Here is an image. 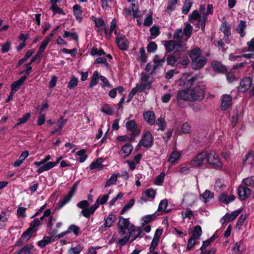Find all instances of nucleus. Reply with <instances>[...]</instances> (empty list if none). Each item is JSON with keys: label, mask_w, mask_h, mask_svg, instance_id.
Masks as SVG:
<instances>
[{"label": "nucleus", "mask_w": 254, "mask_h": 254, "mask_svg": "<svg viewBox=\"0 0 254 254\" xmlns=\"http://www.w3.org/2000/svg\"><path fill=\"white\" fill-rule=\"evenodd\" d=\"M62 159V156H60L57 158L56 162H49L47 163L45 165L41 166L37 170L38 174H41L44 171H47L54 168L57 164H58Z\"/></svg>", "instance_id": "15"}, {"label": "nucleus", "mask_w": 254, "mask_h": 254, "mask_svg": "<svg viewBox=\"0 0 254 254\" xmlns=\"http://www.w3.org/2000/svg\"><path fill=\"white\" fill-rule=\"evenodd\" d=\"M139 143L147 148H150L152 146L153 137L150 131H147L143 133Z\"/></svg>", "instance_id": "10"}, {"label": "nucleus", "mask_w": 254, "mask_h": 254, "mask_svg": "<svg viewBox=\"0 0 254 254\" xmlns=\"http://www.w3.org/2000/svg\"><path fill=\"white\" fill-rule=\"evenodd\" d=\"M238 193L241 199H245L250 196L251 191L250 189L240 186L238 189Z\"/></svg>", "instance_id": "20"}, {"label": "nucleus", "mask_w": 254, "mask_h": 254, "mask_svg": "<svg viewBox=\"0 0 254 254\" xmlns=\"http://www.w3.org/2000/svg\"><path fill=\"white\" fill-rule=\"evenodd\" d=\"M197 78V76H192L189 73H185L180 79L179 84L186 88H188L193 84Z\"/></svg>", "instance_id": "6"}, {"label": "nucleus", "mask_w": 254, "mask_h": 254, "mask_svg": "<svg viewBox=\"0 0 254 254\" xmlns=\"http://www.w3.org/2000/svg\"><path fill=\"white\" fill-rule=\"evenodd\" d=\"M181 214L183 219L186 218L191 219L193 216L192 211L190 209L182 211Z\"/></svg>", "instance_id": "59"}, {"label": "nucleus", "mask_w": 254, "mask_h": 254, "mask_svg": "<svg viewBox=\"0 0 254 254\" xmlns=\"http://www.w3.org/2000/svg\"><path fill=\"white\" fill-rule=\"evenodd\" d=\"M235 196L233 194H228L226 192L221 193L219 196V200L222 203L227 204L233 202L235 199Z\"/></svg>", "instance_id": "16"}, {"label": "nucleus", "mask_w": 254, "mask_h": 254, "mask_svg": "<svg viewBox=\"0 0 254 254\" xmlns=\"http://www.w3.org/2000/svg\"><path fill=\"white\" fill-rule=\"evenodd\" d=\"M145 12V11H141L138 10L132 13L133 17L137 18V24L138 26H141L142 24V20L139 18L144 14Z\"/></svg>", "instance_id": "45"}, {"label": "nucleus", "mask_w": 254, "mask_h": 254, "mask_svg": "<svg viewBox=\"0 0 254 254\" xmlns=\"http://www.w3.org/2000/svg\"><path fill=\"white\" fill-rule=\"evenodd\" d=\"M135 201L134 199L132 198L130 200L129 202L127 203L125 206L122 208L120 214L121 215L124 214L126 212L128 211L129 209L131 208V207L133 206L134 204Z\"/></svg>", "instance_id": "48"}, {"label": "nucleus", "mask_w": 254, "mask_h": 254, "mask_svg": "<svg viewBox=\"0 0 254 254\" xmlns=\"http://www.w3.org/2000/svg\"><path fill=\"white\" fill-rule=\"evenodd\" d=\"M213 198L214 193L207 190L200 195V199L205 203L210 201Z\"/></svg>", "instance_id": "23"}, {"label": "nucleus", "mask_w": 254, "mask_h": 254, "mask_svg": "<svg viewBox=\"0 0 254 254\" xmlns=\"http://www.w3.org/2000/svg\"><path fill=\"white\" fill-rule=\"evenodd\" d=\"M130 242V239L127 234H126L125 236L118 240V244L121 246H124L126 245L128 242Z\"/></svg>", "instance_id": "58"}, {"label": "nucleus", "mask_w": 254, "mask_h": 254, "mask_svg": "<svg viewBox=\"0 0 254 254\" xmlns=\"http://www.w3.org/2000/svg\"><path fill=\"white\" fill-rule=\"evenodd\" d=\"M168 205V202L167 199H164L162 200L159 204L158 211H163L165 213H167L170 212V209H167V207Z\"/></svg>", "instance_id": "32"}, {"label": "nucleus", "mask_w": 254, "mask_h": 254, "mask_svg": "<svg viewBox=\"0 0 254 254\" xmlns=\"http://www.w3.org/2000/svg\"><path fill=\"white\" fill-rule=\"evenodd\" d=\"M184 35L182 29H178L174 33L173 37L175 40L176 42H178L180 44L183 40V37Z\"/></svg>", "instance_id": "43"}, {"label": "nucleus", "mask_w": 254, "mask_h": 254, "mask_svg": "<svg viewBox=\"0 0 254 254\" xmlns=\"http://www.w3.org/2000/svg\"><path fill=\"white\" fill-rule=\"evenodd\" d=\"M154 214L147 215L141 218L142 226L145 225L152 220Z\"/></svg>", "instance_id": "60"}, {"label": "nucleus", "mask_w": 254, "mask_h": 254, "mask_svg": "<svg viewBox=\"0 0 254 254\" xmlns=\"http://www.w3.org/2000/svg\"><path fill=\"white\" fill-rule=\"evenodd\" d=\"M74 15L76 19L79 22L81 21V7L78 4H75L73 7Z\"/></svg>", "instance_id": "35"}, {"label": "nucleus", "mask_w": 254, "mask_h": 254, "mask_svg": "<svg viewBox=\"0 0 254 254\" xmlns=\"http://www.w3.org/2000/svg\"><path fill=\"white\" fill-rule=\"evenodd\" d=\"M63 37L65 38L69 37L74 40H77L78 39V36L75 32H70L67 31H64Z\"/></svg>", "instance_id": "53"}, {"label": "nucleus", "mask_w": 254, "mask_h": 254, "mask_svg": "<svg viewBox=\"0 0 254 254\" xmlns=\"http://www.w3.org/2000/svg\"><path fill=\"white\" fill-rule=\"evenodd\" d=\"M130 239V243H132L137 239H140L144 235L142 228L141 227H136L131 225L127 233Z\"/></svg>", "instance_id": "4"}, {"label": "nucleus", "mask_w": 254, "mask_h": 254, "mask_svg": "<svg viewBox=\"0 0 254 254\" xmlns=\"http://www.w3.org/2000/svg\"><path fill=\"white\" fill-rule=\"evenodd\" d=\"M126 127L127 130L131 131V138L139 134L140 130L137 128L136 124L134 121H129L126 123Z\"/></svg>", "instance_id": "13"}, {"label": "nucleus", "mask_w": 254, "mask_h": 254, "mask_svg": "<svg viewBox=\"0 0 254 254\" xmlns=\"http://www.w3.org/2000/svg\"><path fill=\"white\" fill-rule=\"evenodd\" d=\"M76 155L79 157V161L81 163L84 162L87 159V156L85 154V150L81 149L78 151Z\"/></svg>", "instance_id": "57"}, {"label": "nucleus", "mask_w": 254, "mask_h": 254, "mask_svg": "<svg viewBox=\"0 0 254 254\" xmlns=\"http://www.w3.org/2000/svg\"><path fill=\"white\" fill-rule=\"evenodd\" d=\"M207 163V152L202 151L198 153L191 161L193 166L199 167Z\"/></svg>", "instance_id": "7"}, {"label": "nucleus", "mask_w": 254, "mask_h": 254, "mask_svg": "<svg viewBox=\"0 0 254 254\" xmlns=\"http://www.w3.org/2000/svg\"><path fill=\"white\" fill-rule=\"evenodd\" d=\"M213 69L218 72H225L227 70L226 67L223 65L221 63L217 62L212 63Z\"/></svg>", "instance_id": "33"}, {"label": "nucleus", "mask_w": 254, "mask_h": 254, "mask_svg": "<svg viewBox=\"0 0 254 254\" xmlns=\"http://www.w3.org/2000/svg\"><path fill=\"white\" fill-rule=\"evenodd\" d=\"M131 224L128 219L125 218L123 217H120L118 222V227L119 229V233L120 235L124 236L126 234V230L129 229L131 225Z\"/></svg>", "instance_id": "8"}, {"label": "nucleus", "mask_w": 254, "mask_h": 254, "mask_svg": "<svg viewBox=\"0 0 254 254\" xmlns=\"http://www.w3.org/2000/svg\"><path fill=\"white\" fill-rule=\"evenodd\" d=\"M204 95V91L203 88L199 86H195L193 89L186 88V89L179 90L177 100L179 105L181 100L192 101L202 100Z\"/></svg>", "instance_id": "1"}, {"label": "nucleus", "mask_w": 254, "mask_h": 254, "mask_svg": "<svg viewBox=\"0 0 254 254\" xmlns=\"http://www.w3.org/2000/svg\"><path fill=\"white\" fill-rule=\"evenodd\" d=\"M141 81L140 84H137L136 86L138 89V91L141 92L145 89L151 88L152 81L149 79V77L145 73H142Z\"/></svg>", "instance_id": "9"}, {"label": "nucleus", "mask_w": 254, "mask_h": 254, "mask_svg": "<svg viewBox=\"0 0 254 254\" xmlns=\"http://www.w3.org/2000/svg\"><path fill=\"white\" fill-rule=\"evenodd\" d=\"M205 7L204 6H201L200 8V13L201 15H199L198 17V22L200 25L202 30L204 31L205 21L207 19V15L205 13Z\"/></svg>", "instance_id": "18"}, {"label": "nucleus", "mask_w": 254, "mask_h": 254, "mask_svg": "<svg viewBox=\"0 0 254 254\" xmlns=\"http://www.w3.org/2000/svg\"><path fill=\"white\" fill-rule=\"evenodd\" d=\"M197 199V195L193 193H186L184 195L182 203H184L190 206L193 204Z\"/></svg>", "instance_id": "14"}, {"label": "nucleus", "mask_w": 254, "mask_h": 254, "mask_svg": "<svg viewBox=\"0 0 254 254\" xmlns=\"http://www.w3.org/2000/svg\"><path fill=\"white\" fill-rule=\"evenodd\" d=\"M109 197V194H105L101 197H99L96 200L95 203L92 205L89 209L84 210L83 211V216L86 218H89L93 215L96 210L99 207V204H105Z\"/></svg>", "instance_id": "3"}, {"label": "nucleus", "mask_w": 254, "mask_h": 254, "mask_svg": "<svg viewBox=\"0 0 254 254\" xmlns=\"http://www.w3.org/2000/svg\"><path fill=\"white\" fill-rule=\"evenodd\" d=\"M116 42L119 48L122 50H127L128 48V42L125 36L118 35L116 37Z\"/></svg>", "instance_id": "12"}, {"label": "nucleus", "mask_w": 254, "mask_h": 254, "mask_svg": "<svg viewBox=\"0 0 254 254\" xmlns=\"http://www.w3.org/2000/svg\"><path fill=\"white\" fill-rule=\"evenodd\" d=\"M192 30V27L189 23H185V26L184 29V35L186 36L185 41H186L190 37Z\"/></svg>", "instance_id": "40"}, {"label": "nucleus", "mask_w": 254, "mask_h": 254, "mask_svg": "<svg viewBox=\"0 0 254 254\" xmlns=\"http://www.w3.org/2000/svg\"><path fill=\"white\" fill-rule=\"evenodd\" d=\"M165 61V56H160L159 55H156L155 56L153 62L154 65L157 67L160 66H162Z\"/></svg>", "instance_id": "37"}, {"label": "nucleus", "mask_w": 254, "mask_h": 254, "mask_svg": "<svg viewBox=\"0 0 254 254\" xmlns=\"http://www.w3.org/2000/svg\"><path fill=\"white\" fill-rule=\"evenodd\" d=\"M220 30L225 36H230L231 35V27L226 23H223L221 25Z\"/></svg>", "instance_id": "50"}, {"label": "nucleus", "mask_w": 254, "mask_h": 254, "mask_svg": "<svg viewBox=\"0 0 254 254\" xmlns=\"http://www.w3.org/2000/svg\"><path fill=\"white\" fill-rule=\"evenodd\" d=\"M178 0H168L166 11L168 13H170L176 9Z\"/></svg>", "instance_id": "36"}, {"label": "nucleus", "mask_w": 254, "mask_h": 254, "mask_svg": "<svg viewBox=\"0 0 254 254\" xmlns=\"http://www.w3.org/2000/svg\"><path fill=\"white\" fill-rule=\"evenodd\" d=\"M207 163L215 168H220L222 166L217 154L214 151L207 153Z\"/></svg>", "instance_id": "5"}, {"label": "nucleus", "mask_w": 254, "mask_h": 254, "mask_svg": "<svg viewBox=\"0 0 254 254\" xmlns=\"http://www.w3.org/2000/svg\"><path fill=\"white\" fill-rule=\"evenodd\" d=\"M246 26L247 25L246 22L242 20L240 21L237 26L236 31L238 33L240 34V36L242 37H244L246 34L245 30L246 28Z\"/></svg>", "instance_id": "34"}, {"label": "nucleus", "mask_w": 254, "mask_h": 254, "mask_svg": "<svg viewBox=\"0 0 254 254\" xmlns=\"http://www.w3.org/2000/svg\"><path fill=\"white\" fill-rule=\"evenodd\" d=\"M253 83L252 78L250 77L243 78L240 82V86L238 88L239 91L245 92L250 89Z\"/></svg>", "instance_id": "11"}, {"label": "nucleus", "mask_w": 254, "mask_h": 254, "mask_svg": "<svg viewBox=\"0 0 254 254\" xmlns=\"http://www.w3.org/2000/svg\"><path fill=\"white\" fill-rule=\"evenodd\" d=\"M116 26H117V21L115 19H113L111 22V26H110V30L109 31H108V29L106 27H104V31H105V34H106V36L109 38L111 36V34L112 32H113V31H114V33L116 35H118L117 34V32L116 30H115L116 28Z\"/></svg>", "instance_id": "27"}, {"label": "nucleus", "mask_w": 254, "mask_h": 254, "mask_svg": "<svg viewBox=\"0 0 254 254\" xmlns=\"http://www.w3.org/2000/svg\"><path fill=\"white\" fill-rule=\"evenodd\" d=\"M165 174L164 172H161L158 176H157L155 180V184L158 186H161L163 183Z\"/></svg>", "instance_id": "56"}, {"label": "nucleus", "mask_w": 254, "mask_h": 254, "mask_svg": "<svg viewBox=\"0 0 254 254\" xmlns=\"http://www.w3.org/2000/svg\"><path fill=\"white\" fill-rule=\"evenodd\" d=\"M29 156V152L27 150L24 151L21 154L18 159L15 161L13 165L14 167H17L21 165L24 160Z\"/></svg>", "instance_id": "30"}, {"label": "nucleus", "mask_w": 254, "mask_h": 254, "mask_svg": "<svg viewBox=\"0 0 254 254\" xmlns=\"http://www.w3.org/2000/svg\"><path fill=\"white\" fill-rule=\"evenodd\" d=\"M34 233V231H33L32 230H31L29 228H28L26 231H25L21 236L22 238L23 239H25L26 240H28L32 234Z\"/></svg>", "instance_id": "62"}, {"label": "nucleus", "mask_w": 254, "mask_h": 254, "mask_svg": "<svg viewBox=\"0 0 254 254\" xmlns=\"http://www.w3.org/2000/svg\"><path fill=\"white\" fill-rule=\"evenodd\" d=\"M143 117L145 121L151 125L154 124L155 122V114L152 111H147L143 113Z\"/></svg>", "instance_id": "26"}, {"label": "nucleus", "mask_w": 254, "mask_h": 254, "mask_svg": "<svg viewBox=\"0 0 254 254\" xmlns=\"http://www.w3.org/2000/svg\"><path fill=\"white\" fill-rule=\"evenodd\" d=\"M82 250V247L79 245L75 247L71 248L68 250L69 254H79Z\"/></svg>", "instance_id": "61"}, {"label": "nucleus", "mask_w": 254, "mask_h": 254, "mask_svg": "<svg viewBox=\"0 0 254 254\" xmlns=\"http://www.w3.org/2000/svg\"><path fill=\"white\" fill-rule=\"evenodd\" d=\"M99 78L100 76L99 72L97 70L95 71L92 76L89 87L92 88L95 86L98 83Z\"/></svg>", "instance_id": "38"}, {"label": "nucleus", "mask_w": 254, "mask_h": 254, "mask_svg": "<svg viewBox=\"0 0 254 254\" xmlns=\"http://www.w3.org/2000/svg\"><path fill=\"white\" fill-rule=\"evenodd\" d=\"M191 59L192 68L194 69H199L202 68L206 63V58L201 55V50L198 48L192 49L190 54Z\"/></svg>", "instance_id": "2"}, {"label": "nucleus", "mask_w": 254, "mask_h": 254, "mask_svg": "<svg viewBox=\"0 0 254 254\" xmlns=\"http://www.w3.org/2000/svg\"><path fill=\"white\" fill-rule=\"evenodd\" d=\"M181 155V152L174 150L170 155L168 161L171 164H174L180 159Z\"/></svg>", "instance_id": "25"}, {"label": "nucleus", "mask_w": 254, "mask_h": 254, "mask_svg": "<svg viewBox=\"0 0 254 254\" xmlns=\"http://www.w3.org/2000/svg\"><path fill=\"white\" fill-rule=\"evenodd\" d=\"M33 247L30 245H27L19 251L15 252V254H32Z\"/></svg>", "instance_id": "39"}, {"label": "nucleus", "mask_w": 254, "mask_h": 254, "mask_svg": "<svg viewBox=\"0 0 254 254\" xmlns=\"http://www.w3.org/2000/svg\"><path fill=\"white\" fill-rule=\"evenodd\" d=\"M91 19L95 22L96 26L98 27H103L105 25L104 21L101 18L92 16Z\"/></svg>", "instance_id": "55"}, {"label": "nucleus", "mask_w": 254, "mask_h": 254, "mask_svg": "<svg viewBox=\"0 0 254 254\" xmlns=\"http://www.w3.org/2000/svg\"><path fill=\"white\" fill-rule=\"evenodd\" d=\"M52 241V238L51 237L45 236L43 238V239L38 242L37 245L38 246L43 248L45 247L46 245L50 243Z\"/></svg>", "instance_id": "47"}, {"label": "nucleus", "mask_w": 254, "mask_h": 254, "mask_svg": "<svg viewBox=\"0 0 254 254\" xmlns=\"http://www.w3.org/2000/svg\"><path fill=\"white\" fill-rule=\"evenodd\" d=\"M27 78L26 76H22L19 79L14 81L11 85V90L16 92L20 88Z\"/></svg>", "instance_id": "29"}, {"label": "nucleus", "mask_w": 254, "mask_h": 254, "mask_svg": "<svg viewBox=\"0 0 254 254\" xmlns=\"http://www.w3.org/2000/svg\"><path fill=\"white\" fill-rule=\"evenodd\" d=\"M192 5V1L191 0H186L182 7V13L184 14H188Z\"/></svg>", "instance_id": "44"}, {"label": "nucleus", "mask_w": 254, "mask_h": 254, "mask_svg": "<svg viewBox=\"0 0 254 254\" xmlns=\"http://www.w3.org/2000/svg\"><path fill=\"white\" fill-rule=\"evenodd\" d=\"M156 124L159 126L158 129L164 130L166 125L165 119L162 117L159 118L156 121Z\"/></svg>", "instance_id": "52"}, {"label": "nucleus", "mask_w": 254, "mask_h": 254, "mask_svg": "<svg viewBox=\"0 0 254 254\" xmlns=\"http://www.w3.org/2000/svg\"><path fill=\"white\" fill-rule=\"evenodd\" d=\"M213 240V236H212L210 239L203 242V244L200 249L201 250V254H215V250L212 249L209 251H207L206 249V248L211 244Z\"/></svg>", "instance_id": "17"}, {"label": "nucleus", "mask_w": 254, "mask_h": 254, "mask_svg": "<svg viewBox=\"0 0 254 254\" xmlns=\"http://www.w3.org/2000/svg\"><path fill=\"white\" fill-rule=\"evenodd\" d=\"M240 211L236 210L231 213V214H226L221 219V222L222 224L234 220L240 214Z\"/></svg>", "instance_id": "21"}, {"label": "nucleus", "mask_w": 254, "mask_h": 254, "mask_svg": "<svg viewBox=\"0 0 254 254\" xmlns=\"http://www.w3.org/2000/svg\"><path fill=\"white\" fill-rule=\"evenodd\" d=\"M242 245L243 244L241 241L237 242L235 244L234 247L233 248V254H239V252L241 250Z\"/></svg>", "instance_id": "64"}, {"label": "nucleus", "mask_w": 254, "mask_h": 254, "mask_svg": "<svg viewBox=\"0 0 254 254\" xmlns=\"http://www.w3.org/2000/svg\"><path fill=\"white\" fill-rule=\"evenodd\" d=\"M132 149L133 146L130 144L127 143L122 147L120 153L124 158H126L130 154Z\"/></svg>", "instance_id": "24"}, {"label": "nucleus", "mask_w": 254, "mask_h": 254, "mask_svg": "<svg viewBox=\"0 0 254 254\" xmlns=\"http://www.w3.org/2000/svg\"><path fill=\"white\" fill-rule=\"evenodd\" d=\"M103 159L101 158H98L96 161L93 162L89 167L90 170L95 169H102L103 167L102 164Z\"/></svg>", "instance_id": "31"}, {"label": "nucleus", "mask_w": 254, "mask_h": 254, "mask_svg": "<svg viewBox=\"0 0 254 254\" xmlns=\"http://www.w3.org/2000/svg\"><path fill=\"white\" fill-rule=\"evenodd\" d=\"M202 234V230L200 226L197 225L194 227V229L192 231L191 237L195 239H199Z\"/></svg>", "instance_id": "42"}, {"label": "nucleus", "mask_w": 254, "mask_h": 254, "mask_svg": "<svg viewBox=\"0 0 254 254\" xmlns=\"http://www.w3.org/2000/svg\"><path fill=\"white\" fill-rule=\"evenodd\" d=\"M144 194L149 199H153L156 195V191L153 189H148L146 190L144 192Z\"/></svg>", "instance_id": "46"}, {"label": "nucleus", "mask_w": 254, "mask_h": 254, "mask_svg": "<svg viewBox=\"0 0 254 254\" xmlns=\"http://www.w3.org/2000/svg\"><path fill=\"white\" fill-rule=\"evenodd\" d=\"M51 159V157L50 155H48L45 156V157L42 159L39 162H34V164L37 167H39L40 166H42L45 165L48 161H49Z\"/></svg>", "instance_id": "54"}, {"label": "nucleus", "mask_w": 254, "mask_h": 254, "mask_svg": "<svg viewBox=\"0 0 254 254\" xmlns=\"http://www.w3.org/2000/svg\"><path fill=\"white\" fill-rule=\"evenodd\" d=\"M40 225V220L38 218H35L30 224L29 227L33 231H35V229Z\"/></svg>", "instance_id": "63"}, {"label": "nucleus", "mask_w": 254, "mask_h": 254, "mask_svg": "<svg viewBox=\"0 0 254 254\" xmlns=\"http://www.w3.org/2000/svg\"><path fill=\"white\" fill-rule=\"evenodd\" d=\"M78 78L74 76H72L70 81L68 83L67 87L70 89H74L77 85Z\"/></svg>", "instance_id": "51"}, {"label": "nucleus", "mask_w": 254, "mask_h": 254, "mask_svg": "<svg viewBox=\"0 0 254 254\" xmlns=\"http://www.w3.org/2000/svg\"><path fill=\"white\" fill-rule=\"evenodd\" d=\"M119 174H113L110 178V179L106 182L105 188L109 187L112 185H115L117 181L118 177Z\"/></svg>", "instance_id": "41"}, {"label": "nucleus", "mask_w": 254, "mask_h": 254, "mask_svg": "<svg viewBox=\"0 0 254 254\" xmlns=\"http://www.w3.org/2000/svg\"><path fill=\"white\" fill-rule=\"evenodd\" d=\"M116 219V216L115 214L113 213L109 214L107 218H105L104 224L99 228V230H101L102 229H103L104 227H111L115 222Z\"/></svg>", "instance_id": "22"}, {"label": "nucleus", "mask_w": 254, "mask_h": 254, "mask_svg": "<svg viewBox=\"0 0 254 254\" xmlns=\"http://www.w3.org/2000/svg\"><path fill=\"white\" fill-rule=\"evenodd\" d=\"M77 206L82 209L81 213L83 215V211L86 209H89L90 208H87L89 205V203L86 200H82L77 203Z\"/></svg>", "instance_id": "49"}, {"label": "nucleus", "mask_w": 254, "mask_h": 254, "mask_svg": "<svg viewBox=\"0 0 254 254\" xmlns=\"http://www.w3.org/2000/svg\"><path fill=\"white\" fill-rule=\"evenodd\" d=\"M180 46V44L179 43H176L173 40L167 41L165 43V49L168 52H170L174 50H177Z\"/></svg>", "instance_id": "28"}, {"label": "nucleus", "mask_w": 254, "mask_h": 254, "mask_svg": "<svg viewBox=\"0 0 254 254\" xmlns=\"http://www.w3.org/2000/svg\"><path fill=\"white\" fill-rule=\"evenodd\" d=\"M232 105V98L229 95H224L222 96L221 107L222 110H226Z\"/></svg>", "instance_id": "19"}]
</instances>
